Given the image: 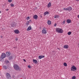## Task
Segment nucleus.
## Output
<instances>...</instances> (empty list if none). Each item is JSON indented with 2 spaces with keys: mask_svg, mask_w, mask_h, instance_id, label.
I'll return each mask as SVG.
<instances>
[{
  "mask_svg": "<svg viewBox=\"0 0 79 79\" xmlns=\"http://www.w3.org/2000/svg\"><path fill=\"white\" fill-rule=\"evenodd\" d=\"M52 23V22H51V21L50 20H48V25H50Z\"/></svg>",
  "mask_w": 79,
  "mask_h": 79,
  "instance_id": "6ab92c4d",
  "label": "nucleus"
},
{
  "mask_svg": "<svg viewBox=\"0 0 79 79\" xmlns=\"http://www.w3.org/2000/svg\"><path fill=\"white\" fill-rule=\"evenodd\" d=\"M23 61L25 62H26V60L25 59H23Z\"/></svg>",
  "mask_w": 79,
  "mask_h": 79,
  "instance_id": "4c0bfd02",
  "label": "nucleus"
},
{
  "mask_svg": "<svg viewBox=\"0 0 79 79\" xmlns=\"http://www.w3.org/2000/svg\"><path fill=\"white\" fill-rule=\"evenodd\" d=\"M39 58L40 59H42V56H39Z\"/></svg>",
  "mask_w": 79,
  "mask_h": 79,
  "instance_id": "cd10ccee",
  "label": "nucleus"
},
{
  "mask_svg": "<svg viewBox=\"0 0 79 79\" xmlns=\"http://www.w3.org/2000/svg\"><path fill=\"white\" fill-rule=\"evenodd\" d=\"M69 46L68 45H66L64 46V48L65 49L68 48Z\"/></svg>",
  "mask_w": 79,
  "mask_h": 79,
  "instance_id": "1a4fd4ad",
  "label": "nucleus"
},
{
  "mask_svg": "<svg viewBox=\"0 0 79 79\" xmlns=\"http://www.w3.org/2000/svg\"><path fill=\"white\" fill-rule=\"evenodd\" d=\"M64 66H68V65H67V64H66V63H64Z\"/></svg>",
  "mask_w": 79,
  "mask_h": 79,
  "instance_id": "b1692460",
  "label": "nucleus"
},
{
  "mask_svg": "<svg viewBox=\"0 0 79 79\" xmlns=\"http://www.w3.org/2000/svg\"><path fill=\"white\" fill-rule=\"evenodd\" d=\"M72 10H73V8L71 6L67 7V10L68 11H71Z\"/></svg>",
  "mask_w": 79,
  "mask_h": 79,
  "instance_id": "6e6552de",
  "label": "nucleus"
},
{
  "mask_svg": "<svg viewBox=\"0 0 79 79\" xmlns=\"http://www.w3.org/2000/svg\"><path fill=\"white\" fill-rule=\"evenodd\" d=\"M8 10H9V9H6V11H8Z\"/></svg>",
  "mask_w": 79,
  "mask_h": 79,
  "instance_id": "79ce46f5",
  "label": "nucleus"
},
{
  "mask_svg": "<svg viewBox=\"0 0 79 79\" xmlns=\"http://www.w3.org/2000/svg\"><path fill=\"white\" fill-rule=\"evenodd\" d=\"M17 40H18V38H16V39H15V40H16V41H17Z\"/></svg>",
  "mask_w": 79,
  "mask_h": 79,
  "instance_id": "ea45409f",
  "label": "nucleus"
},
{
  "mask_svg": "<svg viewBox=\"0 0 79 79\" xmlns=\"http://www.w3.org/2000/svg\"><path fill=\"white\" fill-rule=\"evenodd\" d=\"M33 62L34 63H35V64H37V63H38V62H37V61L36 60H35V59L33 60Z\"/></svg>",
  "mask_w": 79,
  "mask_h": 79,
  "instance_id": "2eb2a0df",
  "label": "nucleus"
},
{
  "mask_svg": "<svg viewBox=\"0 0 79 79\" xmlns=\"http://www.w3.org/2000/svg\"><path fill=\"white\" fill-rule=\"evenodd\" d=\"M44 15L45 16L46 15H49V12L48 11H46L44 13Z\"/></svg>",
  "mask_w": 79,
  "mask_h": 79,
  "instance_id": "dca6fc26",
  "label": "nucleus"
},
{
  "mask_svg": "<svg viewBox=\"0 0 79 79\" xmlns=\"http://www.w3.org/2000/svg\"><path fill=\"white\" fill-rule=\"evenodd\" d=\"M6 56V55L5 53H2L1 57L2 58V59L5 58Z\"/></svg>",
  "mask_w": 79,
  "mask_h": 79,
  "instance_id": "39448f33",
  "label": "nucleus"
},
{
  "mask_svg": "<svg viewBox=\"0 0 79 79\" xmlns=\"http://www.w3.org/2000/svg\"><path fill=\"white\" fill-rule=\"evenodd\" d=\"M27 22H29V23L31 22V20L30 19L29 21H27Z\"/></svg>",
  "mask_w": 79,
  "mask_h": 79,
  "instance_id": "f704fd0d",
  "label": "nucleus"
},
{
  "mask_svg": "<svg viewBox=\"0 0 79 79\" xmlns=\"http://www.w3.org/2000/svg\"><path fill=\"white\" fill-rule=\"evenodd\" d=\"M59 18V16L58 15H55L54 17V18Z\"/></svg>",
  "mask_w": 79,
  "mask_h": 79,
  "instance_id": "412c9836",
  "label": "nucleus"
},
{
  "mask_svg": "<svg viewBox=\"0 0 79 79\" xmlns=\"http://www.w3.org/2000/svg\"><path fill=\"white\" fill-rule=\"evenodd\" d=\"M42 33L43 34H47V31L44 29H43L42 30Z\"/></svg>",
  "mask_w": 79,
  "mask_h": 79,
  "instance_id": "4468645a",
  "label": "nucleus"
},
{
  "mask_svg": "<svg viewBox=\"0 0 79 79\" xmlns=\"http://www.w3.org/2000/svg\"><path fill=\"white\" fill-rule=\"evenodd\" d=\"M1 37H2V36H1Z\"/></svg>",
  "mask_w": 79,
  "mask_h": 79,
  "instance_id": "de8ad7c7",
  "label": "nucleus"
},
{
  "mask_svg": "<svg viewBox=\"0 0 79 79\" xmlns=\"http://www.w3.org/2000/svg\"><path fill=\"white\" fill-rule=\"evenodd\" d=\"M54 26H55L56 27V24H55L54 25Z\"/></svg>",
  "mask_w": 79,
  "mask_h": 79,
  "instance_id": "58836bf2",
  "label": "nucleus"
},
{
  "mask_svg": "<svg viewBox=\"0 0 79 79\" xmlns=\"http://www.w3.org/2000/svg\"><path fill=\"white\" fill-rule=\"evenodd\" d=\"M15 5L13 4H10V6H12V7H13Z\"/></svg>",
  "mask_w": 79,
  "mask_h": 79,
  "instance_id": "a878e982",
  "label": "nucleus"
},
{
  "mask_svg": "<svg viewBox=\"0 0 79 79\" xmlns=\"http://www.w3.org/2000/svg\"><path fill=\"white\" fill-rule=\"evenodd\" d=\"M63 10H68V8H64Z\"/></svg>",
  "mask_w": 79,
  "mask_h": 79,
  "instance_id": "bb28decb",
  "label": "nucleus"
},
{
  "mask_svg": "<svg viewBox=\"0 0 79 79\" xmlns=\"http://www.w3.org/2000/svg\"><path fill=\"white\" fill-rule=\"evenodd\" d=\"M66 21H67V23H68V24H69V23H71V20L69 19H68Z\"/></svg>",
  "mask_w": 79,
  "mask_h": 79,
  "instance_id": "f8f14e48",
  "label": "nucleus"
},
{
  "mask_svg": "<svg viewBox=\"0 0 79 79\" xmlns=\"http://www.w3.org/2000/svg\"><path fill=\"white\" fill-rule=\"evenodd\" d=\"M75 69H71V71H75Z\"/></svg>",
  "mask_w": 79,
  "mask_h": 79,
  "instance_id": "c9c22d12",
  "label": "nucleus"
},
{
  "mask_svg": "<svg viewBox=\"0 0 79 79\" xmlns=\"http://www.w3.org/2000/svg\"><path fill=\"white\" fill-rule=\"evenodd\" d=\"M62 23L63 24H65V21H64L63 22H62Z\"/></svg>",
  "mask_w": 79,
  "mask_h": 79,
  "instance_id": "7c9ffc66",
  "label": "nucleus"
},
{
  "mask_svg": "<svg viewBox=\"0 0 79 79\" xmlns=\"http://www.w3.org/2000/svg\"><path fill=\"white\" fill-rule=\"evenodd\" d=\"M28 68H31V66H30V65H28Z\"/></svg>",
  "mask_w": 79,
  "mask_h": 79,
  "instance_id": "e433bc0d",
  "label": "nucleus"
},
{
  "mask_svg": "<svg viewBox=\"0 0 79 79\" xmlns=\"http://www.w3.org/2000/svg\"><path fill=\"white\" fill-rule=\"evenodd\" d=\"M78 47H79V43L78 44Z\"/></svg>",
  "mask_w": 79,
  "mask_h": 79,
  "instance_id": "c03bdc74",
  "label": "nucleus"
},
{
  "mask_svg": "<svg viewBox=\"0 0 79 79\" xmlns=\"http://www.w3.org/2000/svg\"><path fill=\"white\" fill-rule=\"evenodd\" d=\"M6 62L7 63H9V61H8V60H6Z\"/></svg>",
  "mask_w": 79,
  "mask_h": 79,
  "instance_id": "473e14b6",
  "label": "nucleus"
},
{
  "mask_svg": "<svg viewBox=\"0 0 79 79\" xmlns=\"http://www.w3.org/2000/svg\"><path fill=\"white\" fill-rule=\"evenodd\" d=\"M16 23L15 22H12L11 24V27H16Z\"/></svg>",
  "mask_w": 79,
  "mask_h": 79,
  "instance_id": "7ed1b4c3",
  "label": "nucleus"
},
{
  "mask_svg": "<svg viewBox=\"0 0 79 79\" xmlns=\"http://www.w3.org/2000/svg\"><path fill=\"white\" fill-rule=\"evenodd\" d=\"M14 32L15 34H19V31L18 30H14Z\"/></svg>",
  "mask_w": 79,
  "mask_h": 79,
  "instance_id": "423d86ee",
  "label": "nucleus"
},
{
  "mask_svg": "<svg viewBox=\"0 0 79 79\" xmlns=\"http://www.w3.org/2000/svg\"><path fill=\"white\" fill-rule=\"evenodd\" d=\"M6 55L7 57L8 56H10V52H6Z\"/></svg>",
  "mask_w": 79,
  "mask_h": 79,
  "instance_id": "0eeeda50",
  "label": "nucleus"
},
{
  "mask_svg": "<svg viewBox=\"0 0 79 79\" xmlns=\"http://www.w3.org/2000/svg\"><path fill=\"white\" fill-rule=\"evenodd\" d=\"M26 24L27 26H28V25H29V22H27L26 23Z\"/></svg>",
  "mask_w": 79,
  "mask_h": 79,
  "instance_id": "393cba45",
  "label": "nucleus"
},
{
  "mask_svg": "<svg viewBox=\"0 0 79 79\" xmlns=\"http://www.w3.org/2000/svg\"><path fill=\"white\" fill-rule=\"evenodd\" d=\"M41 18H42V16H41Z\"/></svg>",
  "mask_w": 79,
  "mask_h": 79,
  "instance_id": "49530a36",
  "label": "nucleus"
},
{
  "mask_svg": "<svg viewBox=\"0 0 79 79\" xmlns=\"http://www.w3.org/2000/svg\"><path fill=\"white\" fill-rule=\"evenodd\" d=\"M14 68L15 69H20L18 65L17 64H15L14 65Z\"/></svg>",
  "mask_w": 79,
  "mask_h": 79,
  "instance_id": "f03ea898",
  "label": "nucleus"
},
{
  "mask_svg": "<svg viewBox=\"0 0 79 79\" xmlns=\"http://www.w3.org/2000/svg\"><path fill=\"white\" fill-rule=\"evenodd\" d=\"M0 13H1V11H0Z\"/></svg>",
  "mask_w": 79,
  "mask_h": 79,
  "instance_id": "a18cd8bd",
  "label": "nucleus"
},
{
  "mask_svg": "<svg viewBox=\"0 0 79 79\" xmlns=\"http://www.w3.org/2000/svg\"><path fill=\"white\" fill-rule=\"evenodd\" d=\"M6 76L7 79H11V76H10V74H9L8 73H7L6 74Z\"/></svg>",
  "mask_w": 79,
  "mask_h": 79,
  "instance_id": "20e7f679",
  "label": "nucleus"
},
{
  "mask_svg": "<svg viewBox=\"0 0 79 79\" xmlns=\"http://www.w3.org/2000/svg\"><path fill=\"white\" fill-rule=\"evenodd\" d=\"M71 69H77V68L74 66H73L71 68Z\"/></svg>",
  "mask_w": 79,
  "mask_h": 79,
  "instance_id": "ddd939ff",
  "label": "nucleus"
},
{
  "mask_svg": "<svg viewBox=\"0 0 79 79\" xmlns=\"http://www.w3.org/2000/svg\"><path fill=\"white\" fill-rule=\"evenodd\" d=\"M13 59V56H10L9 57V60H11Z\"/></svg>",
  "mask_w": 79,
  "mask_h": 79,
  "instance_id": "a211bd4d",
  "label": "nucleus"
},
{
  "mask_svg": "<svg viewBox=\"0 0 79 79\" xmlns=\"http://www.w3.org/2000/svg\"><path fill=\"white\" fill-rule=\"evenodd\" d=\"M38 18V16L37 15H35L33 16V18L35 19H37V18Z\"/></svg>",
  "mask_w": 79,
  "mask_h": 79,
  "instance_id": "9d476101",
  "label": "nucleus"
},
{
  "mask_svg": "<svg viewBox=\"0 0 79 79\" xmlns=\"http://www.w3.org/2000/svg\"><path fill=\"white\" fill-rule=\"evenodd\" d=\"M68 34L69 35H70L71 34V32L69 31L68 32Z\"/></svg>",
  "mask_w": 79,
  "mask_h": 79,
  "instance_id": "4be33fe9",
  "label": "nucleus"
},
{
  "mask_svg": "<svg viewBox=\"0 0 79 79\" xmlns=\"http://www.w3.org/2000/svg\"><path fill=\"white\" fill-rule=\"evenodd\" d=\"M31 30V27H29L27 29V31H29Z\"/></svg>",
  "mask_w": 79,
  "mask_h": 79,
  "instance_id": "f3484780",
  "label": "nucleus"
},
{
  "mask_svg": "<svg viewBox=\"0 0 79 79\" xmlns=\"http://www.w3.org/2000/svg\"><path fill=\"white\" fill-rule=\"evenodd\" d=\"M56 32H58V33H60L62 34L63 32V30L61 28H56Z\"/></svg>",
  "mask_w": 79,
  "mask_h": 79,
  "instance_id": "f257e3e1",
  "label": "nucleus"
},
{
  "mask_svg": "<svg viewBox=\"0 0 79 79\" xmlns=\"http://www.w3.org/2000/svg\"><path fill=\"white\" fill-rule=\"evenodd\" d=\"M3 68L4 69H7L8 68V67L6 65L4 66Z\"/></svg>",
  "mask_w": 79,
  "mask_h": 79,
  "instance_id": "aec40b11",
  "label": "nucleus"
},
{
  "mask_svg": "<svg viewBox=\"0 0 79 79\" xmlns=\"http://www.w3.org/2000/svg\"><path fill=\"white\" fill-rule=\"evenodd\" d=\"M75 0L76 1H77V2H79V0Z\"/></svg>",
  "mask_w": 79,
  "mask_h": 79,
  "instance_id": "a19ab883",
  "label": "nucleus"
},
{
  "mask_svg": "<svg viewBox=\"0 0 79 79\" xmlns=\"http://www.w3.org/2000/svg\"><path fill=\"white\" fill-rule=\"evenodd\" d=\"M8 2H10V3H11V2H12V1L11 0H8Z\"/></svg>",
  "mask_w": 79,
  "mask_h": 79,
  "instance_id": "c756f323",
  "label": "nucleus"
},
{
  "mask_svg": "<svg viewBox=\"0 0 79 79\" xmlns=\"http://www.w3.org/2000/svg\"><path fill=\"white\" fill-rule=\"evenodd\" d=\"M41 58H44L45 57V56H41Z\"/></svg>",
  "mask_w": 79,
  "mask_h": 79,
  "instance_id": "2f4dec72",
  "label": "nucleus"
},
{
  "mask_svg": "<svg viewBox=\"0 0 79 79\" xmlns=\"http://www.w3.org/2000/svg\"><path fill=\"white\" fill-rule=\"evenodd\" d=\"M29 19H30V17H27V20H29Z\"/></svg>",
  "mask_w": 79,
  "mask_h": 79,
  "instance_id": "c85d7f7f",
  "label": "nucleus"
},
{
  "mask_svg": "<svg viewBox=\"0 0 79 79\" xmlns=\"http://www.w3.org/2000/svg\"><path fill=\"white\" fill-rule=\"evenodd\" d=\"M72 79H76V76H73L72 77Z\"/></svg>",
  "mask_w": 79,
  "mask_h": 79,
  "instance_id": "5701e85b",
  "label": "nucleus"
},
{
  "mask_svg": "<svg viewBox=\"0 0 79 79\" xmlns=\"http://www.w3.org/2000/svg\"><path fill=\"white\" fill-rule=\"evenodd\" d=\"M2 59H3V58H2L1 57H0V61H2Z\"/></svg>",
  "mask_w": 79,
  "mask_h": 79,
  "instance_id": "72a5a7b5",
  "label": "nucleus"
},
{
  "mask_svg": "<svg viewBox=\"0 0 79 79\" xmlns=\"http://www.w3.org/2000/svg\"><path fill=\"white\" fill-rule=\"evenodd\" d=\"M52 5V4H51V2H50L48 3V4L47 6V7H48V8H50V6H51Z\"/></svg>",
  "mask_w": 79,
  "mask_h": 79,
  "instance_id": "9b49d317",
  "label": "nucleus"
},
{
  "mask_svg": "<svg viewBox=\"0 0 79 79\" xmlns=\"http://www.w3.org/2000/svg\"><path fill=\"white\" fill-rule=\"evenodd\" d=\"M78 18H79V15H78Z\"/></svg>",
  "mask_w": 79,
  "mask_h": 79,
  "instance_id": "37998d69",
  "label": "nucleus"
}]
</instances>
